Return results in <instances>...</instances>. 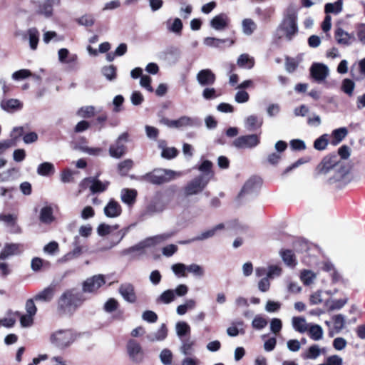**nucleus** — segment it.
Here are the masks:
<instances>
[{
  "label": "nucleus",
  "instance_id": "nucleus-1",
  "mask_svg": "<svg viewBox=\"0 0 365 365\" xmlns=\"http://www.w3.org/2000/svg\"><path fill=\"white\" fill-rule=\"evenodd\" d=\"M85 301L83 292L74 289L68 290L61 296L58 308L63 314H72Z\"/></svg>",
  "mask_w": 365,
  "mask_h": 365
},
{
  "label": "nucleus",
  "instance_id": "nucleus-2",
  "mask_svg": "<svg viewBox=\"0 0 365 365\" xmlns=\"http://www.w3.org/2000/svg\"><path fill=\"white\" fill-rule=\"evenodd\" d=\"M173 235V233L172 232L148 237L130 247L124 249L120 252V254L123 256L132 255L133 257L144 255L146 249L154 247L155 245L168 240Z\"/></svg>",
  "mask_w": 365,
  "mask_h": 365
},
{
  "label": "nucleus",
  "instance_id": "nucleus-3",
  "mask_svg": "<svg viewBox=\"0 0 365 365\" xmlns=\"http://www.w3.org/2000/svg\"><path fill=\"white\" fill-rule=\"evenodd\" d=\"M76 333L71 329L56 330L50 335L51 344L60 350L70 347L76 339Z\"/></svg>",
  "mask_w": 365,
  "mask_h": 365
},
{
  "label": "nucleus",
  "instance_id": "nucleus-4",
  "mask_svg": "<svg viewBox=\"0 0 365 365\" xmlns=\"http://www.w3.org/2000/svg\"><path fill=\"white\" fill-rule=\"evenodd\" d=\"M279 29L284 31L287 40L290 41L297 33V12L292 7H289L284 14Z\"/></svg>",
  "mask_w": 365,
  "mask_h": 365
},
{
  "label": "nucleus",
  "instance_id": "nucleus-5",
  "mask_svg": "<svg viewBox=\"0 0 365 365\" xmlns=\"http://www.w3.org/2000/svg\"><path fill=\"white\" fill-rule=\"evenodd\" d=\"M180 173L172 170L155 169L143 176V179L153 185H160L168 182L178 177Z\"/></svg>",
  "mask_w": 365,
  "mask_h": 365
},
{
  "label": "nucleus",
  "instance_id": "nucleus-6",
  "mask_svg": "<svg viewBox=\"0 0 365 365\" xmlns=\"http://www.w3.org/2000/svg\"><path fill=\"white\" fill-rule=\"evenodd\" d=\"M208 183V178L206 175L197 176L187 182L183 187V195L186 197L199 195L204 190Z\"/></svg>",
  "mask_w": 365,
  "mask_h": 365
},
{
  "label": "nucleus",
  "instance_id": "nucleus-7",
  "mask_svg": "<svg viewBox=\"0 0 365 365\" xmlns=\"http://www.w3.org/2000/svg\"><path fill=\"white\" fill-rule=\"evenodd\" d=\"M129 141V134L127 132L121 133L115 142L110 145L109 155L114 158H120L126 153V143Z\"/></svg>",
  "mask_w": 365,
  "mask_h": 365
},
{
  "label": "nucleus",
  "instance_id": "nucleus-8",
  "mask_svg": "<svg viewBox=\"0 0 365 365\" xmlns=\"http://www.w3.org/2000/svg\"><path fill=\"white\" fill-rule=\"evenodd\" d=\"M166 208V203L162 199L160 194L155 195L146 206L141 217L145 219L163 212Z\"/></svg>",
  "mask_w": 365,
  "mask_h": 365
},
{
  "label": "nucleus",
  "instance_id": "nucleus-9",
  "mask_svg": "<svg viewBox=\"0 0 365 365\" xmlns=\"http://www.w3.org/2000/svg\"><path fill=\"white\" fill-rule=\"evenodd\" d=\"M105 283L106 279L103 274H96L88 277L83 282V293L95 294Z\"/></svg>",
  "mask_w": 365,
  "mask_h": 365
},
{
  "label": "nucleus",
  "instance_id": "nucleus-10",
  "mask_svg": "<svg viewBox=\"0 0 365 365\" xmlns=\"http://www.w3.org/2000/svg\"><path fill=\"white\" fill-rule=\"evenodd\" d=\"M260 143L259 137L256 134L241 135L237 138L232 145L237 149H251L257 146Z\"/></svg>",
  "mask_w": 365,
  "mask_h": 365
},
{
  "label": "nucleus",
  "instance_id": "nucleus-11",
  "mask_svg": "<svg viewBox=\"0 0 365 365\" xmlns=\"http://www.w3.org/2000/svg\"><path fill=\"white\" fill-rule=\"evenodd\" d=\"M126 349L130 360L135 363H140L144 358V351L140 343L135 339H130L126 344Z\"/></svg>",
  "mask_w": 365,
  "mask_h": 365
},
{
  "label": "nucleus",
  "instance_id": "nucleus-12",
  "mask_svg": "<svg viewBox=\"0 0 365 365\" xmlns=\"http://www.w3.org/2000/svg\"><path fill=\"white\" fill-rule=\"evenodd\" d=\"M118 292L125 301L129 303H135L136 302L137 296L134 286L132 284L128 282L121 284Z\"/></svg>",
  "mask_w": 365,
  "mask_h": 365
},
{
  "label": "nucleus",
  "instance_id": "nucleus-13",
  "mask_svg": "<svg viewBox=\"0 0 365 365\" xmlns=\"http://www.w3.org/2000/svg\"><path fill=\"white\" fill-rule=\"evenodd\" d=\"M0 107L7 113H15L22 109L23 103L19 99L4 98L0 102Z\"/></svg>",
  "mask_w": 365,
  "mask_h": 365
},
{
  "label": "nucleus",
  "instance_id": "nucleus-14",
  "mask_svg": "<svg viewBox=\"0 0 365 365\" xmlns=\"http://www.w3.org/2000/svg\"><path fill=\"white\" fill-rule=\"evenodd\" d=\"M17 216L13 214H0V222L4 223L11 233L21 232V228L16 223Z\"/></svg>",
  "mask_w": 365,
  "mask_h": 365
},
{
  "label": "nucleus",
  "instance_id": "nucleus-15",
  "mask_svg": "<svg viewBox=\"0 0 365 365\" xmlns=\"http://www.w3.org/2000/svg\"><path fill=\"white\" fill-rule=\"evenodd\" d=\"M225 228V225L223 223H220L210 229L202 232L200 235H198L193 239L190 240V242L203 241L209 238L213 237L219 232L223 230ZM187 242H189V241H187ZM184 243H187V242H185Z\"/></svg>",
  "mask_w": 365,
  "mask_h": 365
},
{
  "label": "nucleus",
  "instance_id": "nucleus-16",
  "mask_svg": "<svg viewBox=\"0 0 365 365\" xmlns=\"http://www.w3.org/2000/svg\"><path fill=\"white\" fill-rule=\"evenodd\" d=\"M196 78L201 86H208L215 83L216 78L212 71L207 68L200 71L197 74Z\"/></svg>",
  "mask_w": 365,
  "mask_h": 365
},
{
  "label": "nucleus",
  "instance_id": "nucleus-17",
  "mask_svg": "<svg viewBox=\"0 0 365 365\" xmlns=\"http://www.w3.org/2000/svg\"><path fill=\"white\" fill-rule=\"evenodd\" d=\"M310 71L312 77L318 82L324 81L329 74L328 67L319 63H314Z\"/></svg>",
  "mask_w": 365,
  "mask_h": 365
},
{
  "label": "nucleus",
  "instance_id": "nucleus-18",
  "mask_svg": "<svg viewBox=\"0 0 365 365\" xmlns=\"http://www.w3.org/2000/svg\"><path fill=\"white\" fill-rule=\"evenodd\" d=\"M325 353L326 348H320L318 344H312L307 350L302 353L301 356L304 360H314L317 359L321 354H324Z\"/></svg>",
  "mask_w": 365,
  "mask_h": 365
},
{
  "label": "nucleus",
  "instance_id": "nucleus-19",
  "mask_svg": "<svg viewBox=\"0 0 365 365\" xmlns=\"http://www.w3.org/2000/svg\"><path fill=\"white\" fill-rule=\"evenodd\" d=\"M168 331L165 324H162L157 331L148 333L145 337L149 342L162 341L167 338Z\"/></svg>",
  "mask_w": 365,
  "mask_h": 365
},
{
  "label": "nucleus",
  "instance_id": "nucleus-20",
  "mask_svg": "<svg viewBox=\"0 0 365 365\" xmlns=\"http://www.w3.org/2000/svg\"><path fill=\"white\" fill-rule=\"evenodd\" d=\"M230 22V19L227 14L221 13L210 21V26L212 28L217 31H222L225 29Z\"/></svg>",
  "mask_w": 365,
  "mask_h": 365
},
{
  "label": "nucleus",
  "instance_id": "nucleus-21",
  "mask_svg": "<svg viewBox=\"0 0 365 365\" xmlns=\"http://www.w3.org/2000/svg\"><path fill=\"white\" fill-rule=\"evenodd\" d=\"M21 248L20 244L6 243L0 252V259H6L9 257L20 254L22 251Z\"/></svg>",
  "mask_w": 365,
  "mask_h": 365
},
{
  "label": "nucleus",
  "instance_id": "nucleus-22",
  "mask_svg": "<svg viewBox=\"0 0 365 365\" xmlns=\"http://www.w3.org/2000/svg\"><path fill=\"white\" fill-rule=\"evenodd\" d=\"M103 211L106 217L114 218L120 215L122 209L120 205L112 199L106 205Z\"/></svg>",
  "mask_w": 365,
  "mask_h": 365
},
{
  "label": "nucleus",
  "instance_id": "nucleus-23",
  "mask_svg": "<svg viewBox=\"0 0 365 365\" xmlns=\"http://www.w3.org/2000/svg\"><path fill=\"white\" fill-rule=\"evenodd\" d=\"M334 37L339 44L344 46L350 45L354 40L353 34H349L341 28H337L335 30Z\"/></svg>",
  "mask_w": 365,
  "mask_h": 365
},
{
  "label": "nucleus",
  "instance_id": "nucleus-24",
  "mask_svg": "<svg viewBox=\"0 0 365 365\" xmlns=\"http://www.w3.org/2000/svg\"><path fill=\"white\" fill-rule=\"evenodd\" d=\"M83 252V247L80 245L78 237H75L74 248L71 252H68L62 258L59 259L60 262H66L68 260L80 256Z\"/></svg>",
  "mask_w": 365,
  "mask_h": 365
},
{
  "label": "nucleus",
  "instance_id": "nucleus-25",
  "mask_svg": "<svg viewBox=\"0 0 365 365\" xmlns=\"http://www.w3.org/2000/svg\"><path fill=\"white\" fill-rule=\"evenodd\" d=\"M158 148L162 150L161 156L163 158L172 159L178 154V150L174 147H167V143L164 140L158 141Z\"/></svg>",
  "mask_w": 365,
  "mask_h": 365
},
{
  "label": "nucleus",
  "instance_id": "nucleus-26",
  "mask_svg": "<svg viewBox=\"0 0 365 365\" xmlns=\"http://www.w3.org/2000/svg\"><path fill=\"white\" fill-rule=\"evenodd\" d=\"M137 197V191L134 189L124 188L120 192L121 200L128 205L135 203Z\"/></svg>",
  "mask_w": 365,
  "mask_h": 365
},
{
  "label": "nucleus",
  "instance_id": "nucleus-27",
  "mask_svg": "<svg viewBox=\"0 0 365 365\" xmlns=\"http://www.w3.org/2000/svg\"><path fill=\"white\" fill-rule=\"evenodd\" d=\"M29 40L31 49L36 50L39 41V32L36 28H30L27 30L25 36Z\"/></svg>",
  "mask_w": 365,
  "mask_h": 365
},
{
  "label": "nucleus",
  "instance_id": "nucleus-28",
  "mask_svg": "<svg viewBox=\"0 0 365 365\" xmlns=\"http://www.w3.org/2000/svg\"><path fill=\"white\" fill-rule=\"evenodd\" d=\"M292 325L295 331L299 333H304L308 330L309 324L307 323L304 317H294L292 319Z\"/></svg>",
  "mask_w": 365,
  "mask_h": 365
},
{
  "label": "nucleus",
  "instance_id": "nucleus-29",
  "mask_svg": "<svg viewBox=\"0 0 365 365\" xmlns=\"http://www.w3.org/2000/svg\"><path fill=\"white\" fill-rule=\"evenodd\" d=\"M262 119L255 115H251L245 120V126L249 130H255L262 125Z\"/></svg>",
  "mask_w": 365,
  "mask_h": 365
},
{
  "label": "nucleus",
  "instance_id": "nucleus-30",
  "mask_svg": "<svg viewBox=\"0 0 365 365\" xmlns=\"http://www.w3.org/2000/svg\"><path fill=\"white\" fill-rule=\"evenodd\" d=\"M348 130L345 127L335 129L331 133V140L330 143L332 145H337L347 135Z\"/></svg>",
  "mask_w": 365,
  "mask_h": 365
},
{
  "label": "nucleus",
  "instance_id": "nucleus-31",
  "mask_svg": "<svg viewBox=\"0 0 365 365\" xmlns=\"http://www.w3.org/2000/svg\"><path fill=\"white\" fill-rule=\"evenodd\" d=\"M307 331L309 336L314 341H319L323 338V329L318 324H309Z\"/></svg>",
  "mask_w": 365,
  "mask_h": 365
},
{
  "label": "nucleus",
  "instance_id": "nucleus-32",
  "mask_svg": "<svg viewBox=\"0 0 365 365\" xmlns=\"http://www.w3.org/2000/svg\"><path fill=\"white\" fill-rule=\"evenodd\" d=\"M39 220L44 224H51L55 220L53 209L50 206H45L40 211Z\"/></svg>",
  "mask_w": 365,
  "mask_h": 365
},
{
  "label": "nucleus",
  "instance_id": "nucleus-33",
  "mask_svg": "<svg viewBox=\"0 0 365 365\" xmlns=\"http://www.w3.org/2000/svg\"><path fill=\"white\" fill-rule=\"evenodd\" d=\"M36 172L41 176H49L55 173V168L53 163L44 162L38 165Z\"/></svg>",
  "mask_w": 365,
  "mask_h": 365
},
{
  "label": "nucleus",
  "instance_id": "nucleus-34",
  "mask_svg": "<svg viewBox=\"0 0 365 365\" xmlns=\"http://www.w3.org/2000/svg\"><path fill=\"white\" fill-rule=\"evenodd\" d=\"M53 5L56 4H53L52 0H45L39 4L38 12L46 18L51 17L53 14Z\"/></svg>",
  "mask_w": 365,
  "mask_h": 365
},
{
  "label": "nucleus",
  "instance_id": "nucleus-35",
  "mask_svg": "<svg viewBox=\"0 0 365 365\" xmlns=\"http://www.w3.org/2000/svg\"><path fill=\"white\" fill-rule=\"evenodd\" d=\"M167 29L177 35H180L182 29V23L179 18H175L172 21L170 19L166 22Z\"/></svg>",
  "mask_w": 365,
  "mask_h": 365
},
{
  "label": "nucleus",
  "instance_id": "nucleus-36",
  "mask_svg": "<svg viewBox=\"0 0 365 365\" xmlns=\"http://www.w3.org/2000/svg\"><path fill=\"white\" fill-rule=\"evenodd\" d=\"M212 163L210 160H204L198 167V170L202 173L199 176H207L208 182L213 178L214 173L212 170Z\"/></svg>",
  "mask_w": 365,
  "mask_h": 365
},
{
  "label": "nucleus",
  "instance_id": "nucleus-37",
  "mask_svg": "<svg viewBox=\"0 0 365 365\" xmlns=\"http://www.w3.org/2000/svg\"><path fill=\"white\" fill-rule=\"evenodd\" d=\"M237 65L241 68H252L255 65V60L247 53L241 54L237 61Z\"/></svg>",
  "mask_w": 365,
  "mask_h": 365
},
{
  "label": "nucleus",
  "instance_id": "nucleus-38",
  "mask_svg": "<svg viewBox=\"0 0 365 365\" xmlns=\"http://www.w3.org/2000/svg\"><path fill=\"white\" fill-rule=\"evenodd\" d=\"M108 184V182H101L96 177H93V180L91 184V192L93 194L97 192H103L107 189Z\"/></svg>",
  "mask_w": 365,
  "mask_h": 365
},
{
  "label": "nucleus",
  "instance_id": "nucleus-39",
  "mask_svg": "<svg viewBox=\"0 0 365 365\" xmlns=\"http://www.w3.org/2000/svg\"><path fill=\"white\" fill-rule=\"evenodd\" d=\"M175 291L173 289H167L164 291L157 299L156 302L158 304H170L175 300Z\"/></svg>",
  "mask_w": 365,
  "mask_h": 365
},
{
  "label": "nucleus",
  "instance_id": "nucleus-40",
  "mask_svg": "<svg viewBox=\"0 0 365 365\" xmlns=\"http://www.w3.org/2000/svg\"><path fill=\"white\" fill-rule=\"evenodd\" d=\"M54 290L51 287L45 288L34 297L36 301L49 302L53 297Z\"/></svg>",
  "mask_w": 365,
  "mask_h": 365
},
{
  "label": "nucleus",
  "instance_id": "nucleus-41",
  "mask_svg": "<svg viewBox=\"0 0 365 365\" xmlns=\"http://www.w3.org/2000/svg\"><path fill=\"white\" fill-rule=\"evenodd\" d=\"M49 266V262L38 257H34L31 262V268L35 272L41 271L43 267H48Z\"/></svg>",
  "mask_w": 365,
  "mask_h": 365
},
{
  "label": "nucleus",
  "instance_id": "nucleus-42",
  "mask_svg": "<svg viewBox=\"0 0 365 365\" xmlns=\"http://www.w3.org/2000/svg\"><path fill=\"white\" fill-rule=\"evenodd\" d=\"M196 307V302L192 299H189L182 304L178 306L176 312L179 315H184L188 310L193 309Z\"/></svg>",
  "mask_w": 365,
  "mask_h": 365
},
{
  "label": "nucleus",
  "instance_id": "nucleus-43",
  "mask_svg": "<svg viewBox=\"0 0 365 365\" xmlns=\"http://www.w3.org/2000/svg\"><path fill=\"white\" fill-rule=\"evenodd\" d=\"M178 128H183L187 127H193L198 124L197 119L190 118L189 116H182L178 119Z\"/></svg>",
  "mask_w": 365,
  "mask_h": 365
},
{
  "label": "nucleus",
  "instance_id": "nucleus-44",
  "mask_svg": "<svg viewBox=\"0 0 365 365\" xmlns=\"http://www.w3.org/2000/svg\"><path fill=\"white\" fill-rule=\"evenodd\" d=\"M242 31L245 35H251L257 28L255 21L251 19H245L242 22Z\"/></svg>",
  "mask_w": 365,
  "mask_h": 365
},
{
  "label": "nucleus",
  "instance_id": "nucleus-45",
  "mask_svg": "<svg viewBox=\"0 0 365 365\" xmlns=\"http://www.w3.org/2000/svg\"><path fill=\"white\" fill-rule=\"evenodd\" d=\"M281 257L284 261V262L288 265L294 267L296 264V259L294 255L291 250H284L280 252Z\"/></svg>",
  "mask_w": 365,
  "mask_h": 365
},
{
  "label": "nucleus",
  "instance_id": "nucleus-46",
  "mask_svg": "<svg viewBox=\"0 0 365 365\" xmlns=\"http://www.w3.org/2000/svg\"><path fill=\"white\" fill-rule=\"evenodd\" d=\"M325 12L327 14L333 13L337 14L342 10V1L338 0L334 3H328L325 5Z\"/></svg>",
  "mask_w": 365,
  "mask_h": 365
},
{
  "label": "nucleus",
  "instance_id": "nucleus-47",
  "mask_svg": "<svg viewBox=\"0 0 365 365\" xmlns=\"http://www.w3.org/2000/svg\"><path fill=\"white\" fill-rule=\"evenodd\" d=\"M300 278L305 285H310L317 278V274L312 271L304 269L301 272Z\"/></svg>",
  "mask_w": 365,
  "mask_h": 365
},
{
  "label": "nucleus",
  "instance_id": "nucleus-48",
  "mask_svg": "<svg viewBox=\"0 0 365 365\" xmlns=\"http://www.w3.org/2000/svg\"><path fill=\"white\" fill-rule=\"evenodd\" d=\"M355 88L354 82L349 78L343 80L341 88L349 96H352Z\"/></svg>",
  "mask_w": 365,
  "mask_h": 365
},
{
  "label": "nucleus",
  "instance_id": "nucleus-49",
  "mask_svg": "<svg viewBox=\"0 0 365 365\" xmlns=\"http://www.w3.org/2000/svg\"><path fill=\"white\" fill-rule=\"evenodd\" d=\"M77 113L81 118H89L94 116L96 112L94 106H88L81 108Z\"/></svg>",
  "mask_w": 365,
  "mask_h": 365
},
{
  "label": "nucleus",
  "instance_id": "nucleus-50",
  "mask_svg": "<svg viewBox=\"0 0 365 365\" xmlns=\"http://www.w3.org/2000/svg\"><path fill=\"white\" fill-rule=\"evenodd\" d=\"M259 183V180L255 178L249 179L244 185L241 192L249 193L252 192Z\"/></svg>",
  "mask_w": 365,
  "mask_h": 365
},
{
  "label": "nucleus",
  "instance_id": "nucleus-51",
  "mask_svg": "<svg viewBox=\"0 0 365 365\" xmlns=\"http://www.w3.org/2000/svg\"><path fill=\"white\" fill-rule=\"evenodd\" d=\"M328 134H323L319 138H317L314 142V148L317 150H324L329 143Z\"/></svg>",
  "mask_w": 365,
  "mask_h": 365
},
{
  "label": "nucleus",
  "instance_id": "nucleus-52",
  "mask_svg": "<svg viewBox=\"0 0 365 365\" xmlns=\"http://www.w3.org/2000/svg\"><path fill=\"white\" fill-rule=\"evenodd\" d=\"M194 344V341L190 339L183 340L180 347V352L186 356L192 354L194 351L192 348Z\"/></svg>",
  "mask_w": 365,
  "mask_h": 365
},
{
  "label": "nucleus",
  "instance_id": "nucleus-53",
  "mask_svg": "<svg viewBox=\"0 0 365 365\" xmlns=\"http://www.w3.org/2000/svg\"><path fill=\"white\" fill-rule=\"evenodd\" d=\"M334 322V328L336 332H339L344 327L346 319L345 317L341 314L334 315L332 317Z\"/></svg>",
  "mask_w": 365,
  "mask_h": 365
},
{
  "label": "nucleus",
  "instance_id": "nucleus-54",
  "mask_svg": "<svg viewBox=\"0 0 365 365\" xmlns=\"http://www.w3.org/2000/svg\"><path fill=\"white\" fill-rule=\"evenodd\" d=\"M102 73L108 81H113L116 78V68L113 65L104 66Z\"/></svg>",
  "mask_w": 365,
  "mask_h": 365
},
{
  "label": "nucleus",
  "instance_id": "nucleus-55",
  "mask_svg": "<svg viewBox=\"0 0 365 365\" xmlns=\"http://www.w3.org/2000/svg\"><path fill=\"white\" fill-rule=\"evenodd\" d=\"M187 265L182 263H176L172 265L171 269L178 277H185Z\"/></svg>",
  "mask_w": 365,
  "mask_h": 365
},
{
  "label": "nucleus",
  "instance_id": "nucleus-56",
  "mask_svg": "<svg viewBox=\"0 0 365 365\" xmlns=\"http://www.w3.org/2000/svg\"><path fill=\"white\" fill-rule=\"evenodd\" d=\"M226 39H220L214 37H206L204 38L203 43L205 46L209 47L219 48L221 44L226 42Z\"/></svg>",
  "mask_w": 365,
  "mask_h": 365
},
{
  "label": "nucleus",
  "instance_id": "nucleus-57",
  "mask_svg": "<svg viewBox=\"0 0 365 365\" xmlns=\"http://www.w3.org/2000/svg\"><path fill=\"white\" fill-rule=\"evenodd\" d=\"M118 225H115L110 226L105 223L100 224L97 228V232L100 236H105L112 232L113 230H117Z\"/></svg>",
  "mask_w": 365,
  "mask_h": 365
},
{
  "label": "nucleus",
  "instance_id": "nucleus-58",
  "mask_svg": "<svg viewBox=\"0 0 365 365\" xmlns=\"http://www.w3.org/2000/svg\"><path fill=\"white\" fill-rule=\"evenodd\" d=\"M43 252L49 255H56L59 252V245L57 242L51 241L43 247Z\"/></svg>",
  "mask_w": 365,
  "mask_h": 365
},
{
  "label": "nucleus",
  "instance_id": "nucleus-59",
  "mask_svg": "<svg viewBox=\"0 0 365 365\" xmlns=\"http://www.w3.org/2000/svg\"><path fill=\"white\" fill-rule=\"evenodd\" d=\"M133 162L130 159L125 160L120 162L118 165V169L120 175H125L133 167Z\"/></svg>",
  "mask_w": 365,
  "mask_h": 365
},
{
  "label": "nucleus",
  "instance_id": "nucleus-60",
  "mask_svg": "<svg viewBox=\"0 0 365 365\" xmlns=\"http://www.w3.org/2000/svg\"><path fill=\"white\" fill-rule=\"evenodd\" d=\"M335 167H336V161L333 160V163L331 162V158H324L321 163V168L320 171L321 173L326 174L327 173L330 169L333 168V170L335 171Z\"/></svg>",
  "mask_w": 365,
  "mask_h": 365
},
{
  "label": "nucleus",
  "instance_id": "nucleus-61",
  "mask_svg": "<svg viewBox=\"0 0 365 365\" xmlns=\"http://www.w3.org/2000/svg\"><path fill=\"white\" fill-rule=\"evenodd\" d=\"M177 335L182 337L190 331V326L184 322H178L175 325Z\"/></svg>",
  "mask_w": 365,
  "mask_h": 365
},
{
  "label": "nucleus",
  "instance_id": "nucleus-62",
  "mask_svg": "<svg viewBox=\"0 0 365 365\" xmlns=\"http://www.w3.org/2000/svg\"><path fill=\"white\" fill-rule=\"evenodd\" d=\"M180 13L181 16L184 19H187L192 11V6L185 2L183 0L180 1Z\"/></svg>",
  "mask_w": 365,
  "mask_h": 365
},
{
  "label": "nucleus",
  "instance_id": "nucleus-63",
  "mask_svg": "<svg viewBox=\"0 0 365 365\" xmlns=\"http://www.w3.org/2000/svg\"><path fill=\"white\" fill-rule=\"evenodd\" d=\"M186 269L187 272L198 277H202L205 274L203 268L197 264H191L187 265Z\"/></svg>",
  "mask_w": 365,
  "mask_h": 365
},
{
  "label": "nucleus",
  "instance_id": "nucleus-64",
  "mask_svg": "<svg viewBox=\"0 0 365 365\" xmlns=\"http://www.w3.org/2000/svg\"><path fill=\"white\" fill-rule=\"evenodd\" d=\"M160 359L163 364L170 365L172 363L173 354L169 349H165L160 352Z\"/></svg>",
  "mask_w": 365,
  "mask_h": 365
}]
</instances>
